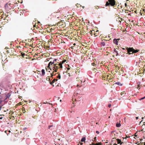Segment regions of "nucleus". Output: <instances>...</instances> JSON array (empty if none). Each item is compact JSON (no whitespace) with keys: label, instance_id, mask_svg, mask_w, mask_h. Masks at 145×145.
Listing matches in <instances>:
<instances>
[{"label":"nucleus","instance_id":"nucleus-53","mask_svg":"<svg viewBox=\"0 0 145 145\" xmlns=\"http://www.w3.org/2000/svg\"><path fill=\"white\" fill-rule=\"evenodd\" d=\"M7 53H8L9 52V51L8 50H7Z\"/></svg>","mask_w":145,"mask_h":145},{"label":"nucleus","instance_id":"nucleus-42","mask_svg":"<svg viewBox=\"0 0 145 145\" xmlns=\"http://www.w3.org/2000/svg\"><path fill=\"white\" fill-rule=\"evenodd\" d=\"M26 129H27V128L26 127H25V128H23V130H25Z\"/></svg>","mask_w":145,"mask_h":145},{"label":"nucleus","instance_id":"nucleus-51","mask_svg":"<svg viewBox=\"0 0 145 145\" xmlns=\"http://www.w3.org/2000/svg\"><path fill=\"white\" fill-rule=\"evenodd\" d=\"M113 145H117V144H116V143L114 144Z\"/></svg>","mask_w":145,"mask_h":145},{"label":"nucleus","instance_id":"nucleus-58","mask_svg":"<svg viewBox=\"0 0 145 145\" xmlns=\"http://www.w3.org/2000/svg\"><path fill=\"white\" fill-rule=\"evenodd\" d=\"M71 76V74H69V76Z\"/></svg>","mask_w":145,"mask_h":145},{"label":"nucleus","instance_id":"nucleus-49","mask_svg":"<svg viewBox=\"0 0 145 145\" xmlns=\"http://www.w3.org/2000/svg\"><path fill=\"white\" fill-rule=\"evenodd\" d=\"M46 102V103H45V102H44V103H43V104H46V103H47V102Z\"/></svg>","mask_w":145,"mask_h":145},{"label":"nucleus","instance_id":"nucleus-36","mask_svg":"<svg viewBox=\"0 0 145 145\" xmlns=\"http://www.w3.org/2000/svg\"><path fill=\"white\" fill-rule=\"evenodd\" d=\"M96 133L97 134H99V131H96Z\"/></svg>","mask_w":145,"mask_h":145},{"label":"nucleus","instance_id":"nucleus-14","mask_svg":"<svg viewBox=\"0 0 145 145\" xmlns=\"http://www.w3.org/2000/svg\"><path fill=\"white\" fill-rule=\"evenodd\" d=\"M115 84H117L118 85V86H122V84H121L120 82H116L115 83Z\"/></svg>","mask_w":145,"mask_h":145},{"label":"nucleus","instance_id":"nucleus-3","mask_svg":"<svg viewBox=\"0 0 145 145\" xmlns=\"http://www.w3.org/2000/svg\"><path fill=\"white\" fill-rule=\"evenodd\" d=\"M57 80V79L54 78L52 82H50V84L52 85L53 87L54 86V85L53 84Z\"/></svg>","mask_w":145,"mask_h":145},{"label":"nucleus","instance_id":"nucleus-31","mask_svg":"<svg viewBox=\"0 0 145 145\" xmlns=\"http://www.w3.org/2000/svg\"><path fill=\"white\" fill-rule=\"evenodd\" d=\"M53 73L52 72V73L51 74V77H52L54 75L53 74Z\"/></svg>","mask_w":145,"mask_h":145},{"label":"nucleus","instance_id":"nucleus-40","mask_svg":"<svg viewBox=\"0 0 145 145\" xmlns=\"http://www.w3.org/2000/svg\"><path fill=\"white\" fill-rule=\"evenodd\" d=\"M9 49L8 48V47H6L5 48V49Z\"/></svg>","mask_w":145,"mask_h":145},{"label":"nucleus","instance_id":"nucleus-37","mask_svg":"<svg viewBox=\"0 0 145 145\" xmlns=\"http://www.w3.org/2000/svg\"><path fill=\"white\" fill-rule=\"evenodd\" d=\"M57 59H55L53 61V62H55V61H56L57 60Z\"/></svg>","mask_w":145,"mask_h":145},{"label":"nucleus","instance_id":"nucleus-20","mask_svg":"<svg viewBox=\"0 0 145 145\" xmlns=\"http://www.w3.org/2000/svg\"><path fill=\"white\" fill-rule=\"evenodd\" d=\"M50 77L48 76L46 78V80L47 81H50Z\"/></svg>","mask_w":145,"mask_h":145},{"label":"nucleus","instance_id":"nucleus-25","mask_svg":"<svg viewBox=\"0 0 145 145\" xmlns=\"http://www.w3.org/2000/svg\"><path fill=\"white\" fill-rule=\"evenodd\" d=\"M92 31L91 30L89 32V33H90L91 35H92V34H93V33L92 32Z\"/></svg>","mask_w":145,"mask_h":145},{"label":"nucleus","instance_id":"nucleus-38","mask_svg":"<svg viewBox=\"0 0 145 145\" xmlns=\"http://www.w3.org/2000/svg\"><path fill=\"white\" fill-rule=\"evenodd\" d=\"M102 143L101 142H99V145H102Z\"/></svg>","mask_w":145,"mask_h":145},{"label":"nucleus","instance_id":"nucleus-61","mask_svg":"<svg viewBox=\"0 0 145 145\" xmlns=\"http://www.w3.org/2000/svg\"><path fill=\"white\" fill-rule=\"evenodd\" d=\"M144 118V117H142V119H143Z\"/></svg>","mask_w":145,"mask_h":145},{"label":"nucleus","instance_id":"nucleus-35","mask_svg":"<svg viewBox=\"0 0 145 145\" xmlns=\"http://www.w3.org/2000/svg\"><path fill=\"white\" fill-rule=\"evenodd\" d=\"M48 69V70H49L48 71V72H50V71H51L52 70V69H50V68H49Z\"/></svg>","mask_w":145,"mask_h":145},{"label":"nucleus","instance_id":"nucleus-26","mask_svg":"<svg viewBox=\"0 0 145 145\" xmlns=\"http://www.w3.org/2000/svg\"><path fill=\"white\" fill-rule=\"evenodd\" d=\"M2 102H0V105L1 104V103H2ZM2 107V106H1L0 105V111L1 110V109Z\"/></svg>","mask_w":145,"mask_h":145},{"label":"nucleus","instance_id":"nucleus-62","mask_svg":"<svg viewBox=\"0 0 145 145\" xmlns=\"http://www.w3.org/2000/svg\"><path fill=\"white\" fill-rule=\"evenodd\" d=\"M144 61H143L142 62V63H143L144 62Z\"/></svg>","mask_w":145,"mask_h":145},{"label":"nucleus","instance_id":"nucleus-22","mask_svg":"<svg viewBox=\"0 0 145 145\" xmlns=\"http://www.w3.org/2000/svg\"><path fill=\"white\" fill-rule=\"evenodd\" d=\"M54 62L52 61H50L49 63L50 64V65H52L53 64H54Z\"/></svg>","mask_w":145,"mask_h":145},{"label":"nucleus","instance_id":"nucleus-1","mask_svg":"<svg viewBox=\"0 0 145 145\" xmlns=\"http://www.w3.org/2000/svg\"><path fill=\"white\" fill-rule=\"evenodd\" d=\"M116 2L115 1H107L106 2L105 6H109L110 5L112 6H113L115 5H116Z\"/></svg>","mask_w":145,"mask_h":145},{"label":"nucleus","instance_id":"nucleus-5","mask_svg":"<svg viewBox=\"0 0 145 145\" xmlns=\"http://www.w3.org/2000/svg\"><path fill=\"white\" fill-rule=\"evenodd\" d=\"M113 42L116 45H118V39H114L113 40Z\"/></svg>","mask_w":145,"mask_h":145},{"label":"nucleus","instance_id":"nucleus-52","mask_svg":"<svg viewBox=\"0 0 145 145\" xmlns=\"http://www.w3.org/2000/svg\"><path fill=\"white\" fill-rule=\"evenodd\" d=\"M82 7L83 8H84V6H82Z\"/></svg>","mask_w":145,"mask_h":145},{"label":"nucleus","instance_id":"nucleus-59","mask_svg":"<svg viewBox=\"0 0 145 145\" xmlns=\"http://www.w3.org/2000/svg\"><path fill=\"white\" fill-rule=\"evenodd\" d=\"M47 68H47L46 67V70L47 71V70H47Z\"/></svg>","mask_w":145,"mask_h":145},{"label":"nucleus","instance_id":"nucleus-56","mask_svg":"<svg viewBox=\"0 0 145 145\" xmlns=\"http://www.w3.org/2000/svg\"><path fill=\"white\" fill-rule=\"evenodd\" d=\"M71 49H73V46H72L71 47Z\"/></svg>","mask_w":145,"mask_h":145},{"label":"nucleus","instance_id":"nucleus-33","mask_svg":"<svg viewBox=\"0 0 145 145\" xmlns=\"http://www.w3.org/2000/svg\"><path fill=\"white\" fill-rule=\"evenodd\" d=\"M128 11V10H125V12L126 13H127L128 12H127V11ZM129 12H131V11H129Z\"/></svg>","mask_w":145,"mask_h":145},{"label":"nucleus","instance_id":"nucleus-10","mask_svg":"<svg viewBox=\"0 0 145 145\" xmlns=\"http://www.w3.org/2000/svg\"><path fill=\"white\" fill-rule=\"evenodd\" d=\"M10 95L11 94L10 93H8L7 95H6V98L5 99L6 100L7 99L9 98L10 97Z\"/></svg>","mask_w":145,"mask_h":145},{"label":"nucleus","instance_id":"nucleus-2","mask_svg":"<svg viewBox=\"0 0 145 145\" xmlns=\"http://www.w3.org/2000/svg\"><path fill=\"white\" fill-rule=\"evenodd\" d=\"M126 49L128 52H132L134 53H137L139 50H135L133 47H127Z\"/></svg>","mask_w":145,"mask_h":145},{"label":"nucleus","instance_id":"nucleus-4","mask_svg":"<svg viewBox=\"0 0 145 145\" xmlns=\"http://www.w3.org/2000/svg\"><path fill=\"white\" fill-rule=\"evenodd\" d=\"M55 128V126H54V125H49L48 126V129L50 130H52L54 129Z\"/></svg>","mask_w":145,"mask_h":145},{"label":"nucleus","instance_id":"nucleus-41","mask_svg":"<svg viewBox=\"0 0 145 145\" xmlns=\"http://www.w3.org/2000/svg\"><path fill=\"white\" fill-rule=\"evenodd\" d=\"M127 52H128V54H129V55H130V54H132V53H130V52H128L127 51Z\"/></svg>","mask_w":145,"mask_h":145},{"label":"nucleus","instance_id":"nucleus-6","mask_svg":"<svg viewBox=\"0 0 145 145\" xmlns=\"http://www.w3.org/2000/svg\"><path fill=\"white\" fill-rule=\"evenodd\" d=\"M57 74V75L56 76L57 78L58 79H60L61 78V75L60 73H56L54 75L56 76Z\"/></svg>","mask_w":145,"mask_h":145},{"label":"nucleus","instance_id":"nucleus-16","mask_svg":"<svg viewBox=\"0 0 145 145\" xmlns=\"http://www.w3.org/2000/svg\"><path fill=\"white\" fill-rule=\"evenodd\" d=\"M5 9H7L8 8V3H6L5 5Z\"/></svg>","mask_w":145,"mask_h":145},{"label":"nucleus","instance_id":"nucleus-46","mask_svg":"<svg viewBox=\"0 0 145 145\" xmlns=\"http://www.w3.org/2000/svg\"><path fill=\"white\" fill-rule=\"evenodd\" d=\"M1 84H0V87L1 86ZM0 90H1V91L2 90V89L1 88H0Z\"/></svg>","mask_w":145,"mask_h":145},{"label":"nucleus","instance_id":"nucleus-64","mask_svg":"<svg viewBox=\"0 0 145 145\" xmlns=\"http://www.w3.org/2000/svg\"><path fill=\"white\" fill-rule=\"evenodd\" d=\"M12 44H10V45L11 46H12Z\"/></svg>","mask_w":145,"mask_h":145},{"label":"nucleus","instance_id":"nucleus-32","mask_svg":"<svg viewBox=\"0 0 145 145\" xmlns=\"http://www.w3.org/2000/svg\"><path fill=\"white\" fill-rule=\"evenodd\" d=\"M127 51L126 50H124V51H122V52L123 53H126V52H127Z\"/></svg>","mask_w":145,"mask_h":145},{"label":"nucleus","instance_id":"nucleus-24","mask_svg":"<svg viewBox=\"0 0 145 145\" xmlns=\"http://www.w3.org/2000/svg\"><path fill=\"white\" fill-rule=\"evenodd\" d=\"M60 66V68H62L63 67L62 65L61 64H59Z\"/></svg>","mask_w":145,"mask_h":145},{"label":"nucleus","instance_id":"nucleus-7","mask_svg":"<svg viewBox=\"0 0 145 145\" xmlns=\"http://www.w3.org/2000/svg\"><path fill=\"white\" fill-rule=\"evenodd\" d=\"M116 140L117 141V143L118 144H121L123 143V142L121 141L120 139H117Z\"/></svg>","mask_w":145,"mask_h":145},{"label":"nucleus","instance_id":"nucleus-63","mask_svg":"<svg viewBox=\"0 0 145 145\" xmlns=\"http://www.w3.org/2000/svg\"><path fill=\"white\" fill-rule=\"evenodd\" d=\"M128 14V15H131V14Z\"/></svg>","mask_w":145,"mask_h":145},{"label":"nucleus","instance_id":"nucleus-48","mask_svg":"<svg viewBox=\"0 0 145 145\" xmlns=\"http://www.w3.org/2000/svg\"><path fill=\"white\" fill-rule=\"evenodd\" d=\"M138 117H136V118L137 120L138 119Z\"/></svg>","mask_w":145,"mask_h":145},{"label":"nucleus","instance_id":"nucleus-29","mask_svg":"<svg viewBox=\"0 0 145 145\" xmlns=\"http://www.w3.org/2000/svg\"><path fill=\"white\" fill-rule=\"evenodd\" d=\"M50 64H49V63H48V66H47V67L50 68Z\"/></svg>","mask_w":145,"mask_h":145},{"label":"nucleus","instance_id":"nucleus-55","mask_svg":"<svg viewBox=\"0 0 145 145\" xmlns=\"http://www.w3.org/2000/svg\"><path fill=\"white\" fill-rule=\"evenodd\" d=\"M75 45H76V44L75 43H74L73 44V45H74V46H75Z\"/></svg>","mask_w":145,"mask_h":145},{"label":"nucleus","instance_id":"nucleus-43","mask_svg":"<svg viewBox=\"0 0 145 145\" xmlns=\"http://www.w3.org/2000/svg\"><path fill=\"white\" fill-rule=\"evenodd\" d=\"M50 59V58H47L46 59V60H47V61H49V59Z\"/></svg>","mask_w":145,"mask_h":145},{"label":"nucleus","instance_id":"nucleus-21","mask_svg":"<svg viewBox=\"0 0 145 145\" xmlns=\"http://www.w3.org/2000/svg\"><path fill=\"white\" fill-rule=\"evenodd\" d=\"M139 60L138 61L136 62V63L137 64H138L140 63V62H141V61L140 60V59L139 58Z\"/></svg>","mask_w":145,"mask_h":145},{"label":"nucleus","instance_id":"nucleus-27","mask_svg":"<svg viewBox=\"0 0 145 145\" xmlns=\"http://www.w3.org/2000/svg\"><path fill=\"white\" fill-rule=\"evenodd\" d=\"M145 98V97H142V98H140V100H143V99H144Z\"/></svg>","mask_w":145,"mask_h":145},{"label":"nucleus","instance_id":"nucleus-47","mask_svg":"<svg viewBox=\"0 0 145 145\" xmlns=\"http://www.w3.org/2000/svg\"><path fill=\"white\" fill-rule=\"evenodd\" d=\"M125 7L127 6V4L126 3H125Z\"/></svg>","mask_w":145,"mask_h":145},{"label":"nucleus","instance_id":"nucleus-34","mask_svg":"<svg viewBox=\"0 0 145 145\" xmlns=\"http://www.w3.org/2000/svg\"><path fill=\"white\" fill-rule=\"evenodd\" d=\"M125 92L124 91H123L121 92V95H122Z\"/></svg>","mask_w":145,"mask_h":145},{"label":"nucleus","instance_id":"nucleus-44","mask_svg":"<svg viewBox=\"0 0 145 145\" xmlns=\"http://www.w3.org/2000/svg\"><path fill=\"white\" fill-rule=\"evenodd\" d=\"M3 117H0V120L2 119Z\"/></svg>","mask_w":145,"mask_h":145},{"label":"nucleus","instance_id":"nucleus-57","mask_svg":"<svg viewBox=\"0 0 145 145\" xmlns=\"http://www.w3.org/2000/svg\"><path fill=\"white\" fill-rule=\"evenodd\" d=\"M122 49L123 50H125V49L124 48H122Z\"/></svg>","mask_w":145,"mask_h":145},{"label":"nucleus","instance_id":"nucleus-13","mask_svg":"<svg viewBox=\"0 0 145 145\" xmlns=\"http://www.w3.org/2000/svg\"><path fill=\"white\" fill-rule=\"evenodd\" d=\"M86 140V138L85 137H83L82 138L81 140V142H84Z\"/></svg>","mask_w":145,"mask_h":145},{"label":"nucleus","instance_id":"nucleus-9","mask_svg":"<svg viewBox=\"0 0 145 145\" xmlns=\"http://www.w3.org/2000/svg\"><path fill=\"white\" fill-rule=\"evenodd\" d=\"M42 75L41 76H44L45 74V70L44 69H42L41 70Z\"/></svg>","mask_w":145,"mask_h":145},{"label":"nucleus","instance_id":"nucleus-28","mask_svg":"<svg viewBox=\"0 0 145 145\" xmlns=\"http://www.w3.org/2000/svg\"><path fill=\"white\" fill-rule=\"evenodd\" d=\"M10 49H12L11 50V51H13L14 52V50H15L14 49V48H10Z\"/></svg>","mask_w":145,"mask_h":145},{"label":"nucleus","instance_id":"nucleus-11","mask_svg":"<svg viewBox=\"0 0 145 145\" xmlns=\"http://www.w3.org/2000/svg\"><path fill=\"white\" fill-rule=\"evenodd\" d=\"M116 127H120L121 125L120 123L117 122L116 124Z\"/></svg>","mask_w":145,"mask_h":145},{"label":"nucleus","instance_id":"nucleus-45","mask_svg":"<svg viewBox=\"0 0 145 145\" xmlns=\"http://www.w3.org/2000/svg\"><path fill=\"white\" fill-rule=\"evenodd\" d=\"M111 106V105H108V106L109 107H110V106Z\"/></svg>","mask_w":145,"mask_h":145},{"label":"nucleus","instance_id":"nucleus-18","mask_svg":"<svg viewBox=\"0 0 145 145\" xmlns=\"http://www.w3.org/2000/svg\"><path fill=\"white\" fill-rule=\"evenodd\" d=\"M21 56H22L23 57H24V56L25 55V54L24 53H23V52H22L21 53Z\"/></svg>","mask_w":145,"mask_h":145},{"label":"nucleus","instance_id":"nucleus-60","mask_svg":"<svg viewBox=\"0 0 145 145\" xmlns=\"http://www.w3.org/2000/svg\"><path fill=\"white\" fill-rule=\"evenodd\" d=\"M81 144V145H82L83 144V143H81V144Z\"/></svg>","mask_w":145,"mask_h":145},{"label":"nucleus","instance_id":"nucleus-12","mask_svg":"<svg viewBox=\"0 0 145 145\" xmlns=\"http://www.w3.org/2000/svg\"><path fill=\"white\" fill-rule=\"evenodd\" d=\"M62 22V21H61L59 22H58V25H61V26L63 25V23L62 24L63 22Z\"/></svg>","mask_w":145,"mask_h":145},{"label":"nucleus","instance_id":"nucleus-50","mask_svg":"<svg viewBox=\"0 0 145 145\" xmlns=\"http://www.w3.org/2000/svg\"><path fill=\"white\" fill-rule=\"evenodd\" d=\"M4 116V115H1V114H0V117L1 116Z\"/></svg>","mask_w":145,"mask_h":145},{"label":"nucleus","instance_id":"nucleus-17","mask_svg":"<svg viewBox=\"0 0 145 145\" xmlns=\"http://www.w3.org/2000/svg\"><path fill=\"white\" fill-rule=\"evenodd\" d=\"M101 44L102 46H104L105 45V42H102L101 43Z\"/></svg>","mask_w":145,"mask_h":145},{"label":"nucleus","instance_id":"nucleus-54","mask_svg":"<svg viewBox=\"0 0 145 145\" xmlns=\"http://www.w3.org/2000/svg\"><path fill=\"white\" fill-rule=\"evenodd\" d=\"M108 0L109 1H115V0Z\"/></svg>","mask_w":145,"mask_h":145},{"label":"nucleus","instance_id":"nucleus-19","mask_svg":"<svg viewBox=\"0 0 145 145\" xmlns=\"http://www.w3.org/2000/svg\"><path fill=\"white\" fill-rule=\"evenodd\" d=\"M140 82H138L137 83V86L138 87H139L140 86Z\"/></svg>","mask_w":145,"mask_h":145},{"label":"nucleus","instance_id":"nucleus-23","mask_svg":"<svg viewBox=\"0 0 145 145\" xmlns=\"http://www.w3.org/2000/svg\"><path fill=\"white\" fill-rule=\"evenodd\" d=\"M53 70H54V71H53V73H54V72H57V69H54Z\"/></svg>","mask_w":145,"mask_h":145},{"label":"nucleus","instance_id":"nucleus-39","mask_svg":"<svg viewBox=\"0 0 145 145\" xmlns=\"http://www.w3.org/2000/svg\"><path fill=\"white\" fill-rule=\"evenodd\" d=\"M115 132V131H111V134H113L114 133V132Z\"/></svg>","mask_w":145,"mask_h":145},{"label":"nucleus","instance_id":"nucleus-30","mask_svg":"<svg viewBox=\"0 0 145 145\" xmlns=\"http://www.w3.org/2000/svg\"><path fill=\"white\" fill-rule=\"evenodd\" d=\"M92 144H93L92 145H99V143L98 144H95L94 143H92Z\"/></svg>","mask_w":145,"mask_h":145},{"label":"nucleus","instance_id":"nucleus-15","mask_svg":"<svg viewBox=\"0 0 145 145\" xmlns=\"http://www.w3.org/2000/svg\"><path fill=\"white\" fill-rule=\"evenodd\" d=\"M114 51L116 52V56H117L119 55V54L118 53V52L116 50V49L115 48H114Z\"/></svg>","mask_w":145,"mask_h":145},{"label":"nucleus","instance_id":"nucleus-8","mask_svg":"<svg viewBox=\"0 0 145 145\" xmlns=\"http://www.w3.org/2000/svg\"><path fill=\"white\" fill-rule=\"evenodd\" d=\"M56 64H54L53 65V68H54V69H56L57 70L59 68V67L58 66H56Z\"/></svg>","mask_w":145,"mask_h":145}]
</instances>
